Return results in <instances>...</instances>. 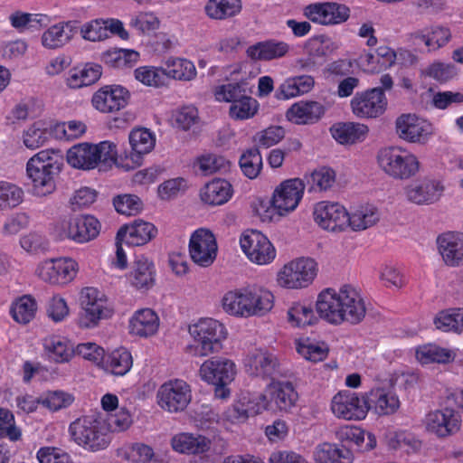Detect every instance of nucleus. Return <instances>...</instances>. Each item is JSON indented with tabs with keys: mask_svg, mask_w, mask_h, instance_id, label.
I'll return each mask as SVG.
<instances>
[{
	"mask_svg": "<svg viewBox=\"0 0 463 463\" xmlns=\"http://www.w3.org/2000/svg\"><path fill=\"white\" fill-rule=\"evenodd\" d=\"M174 451L194 456L190 463H216L227 452L228 443L222 438H210L197 433L180 432L170 440Z\"/></svg>",
	"mask_w": 463,
	"mask_h": 463,
	"instance_id": "obj_3",
	"label": "nucleus"
},
{
	"mask_svg": "<svg viewBox=\"0 0 463 463\" xmlns=\"http://www.w3.org/2000/svg\"><path fill=\"white\" fill-rule=\"evenodd\" d=\"M245 370L251 376L269 379L271 382L284 374L277 356L268 351L257 350L245 360Z\"/></svg>",
	"mask_w": 463,
	"mask_h": 463,
	"instance_id": "obj_21",
	"label": "nucleus"
},
{
	"mask_svg": "<svg viewBox=\"0 0 463 463\" xmlns=\"http://www.w3.org/2000/svg\"><path fill=\"white\" fill-rule=\"evenodd\" d=\"M69 433L76 444L92 452L107 449L111 441L107 423L96 415L75 420L69 426Z\"/></svg>",
	"mask_w": 463,
	"mask_h": 463,
	"instance_id": "obj_5",
	"label": "nucleus"
},
{
	"mask_svg": "<svg viewBox=\"0 0 463 463\" xmlns=\"http://www.w3.org/2000/svg\"><path fill=\"white\" fill-rule=\"evenodd\" d=\"M43 123L35 122L24 133V144L29 149H36L43 146L49 138L50 133Z\"/></svg>",
	"mask_w": 463,
	"mask_h": 463,
	"instance_id": "obj_57",
	"label": "nucleus"
},
{
	"mask_svg": "<svg viewBox=\"0 0 463 463\" xmlns=\"http://www.w3.org/2000/svg\"><path fill=\"white\" fill-rule=\"evenodd\" d=\"M86 125L79 120L58 123L54 126V134L57 138L71 140L81 137L86 132Z\"/></svg>",
	"mask_w": 463,
	"mask_h": 463,
	"instance_id": "obj_61",
	"label": "nucleus"
},
{
	"mask_svg": "<svg viewBox=\"0 0 463 463\" xmlns=\"http://www.w3.org/2000/svg\"><path fill=\"white\" fill-rule=\"evenodd\" d=\"M200 374L203 380L214 385L215 397L225 400L231 394L228 385L234 380L236 366L227 358H212L201 365Z\"/></svg>",
	"mask_w": 463,
	"mask_h": 463,
	"instance_id": "obj_9",
	"label": "nucleus"
},
{
	"mask_svg": "<svg viewBox=\"0 0 463 463\" xmlns=\"http://www.w3.org/2000/svg\"><path fill=\"white\" fill-rule=\"evenodd\" d=\"M135 78L146 86L159 87L166 80L165 71L161 67L141 66L135 70Z\"/></svg>",
	"mask_w": 463,
	"mask_h": 463,
	"instance_id": "obj_56",
	"label": "nucleus"
},
{
	"mask_svg": "<svg viewBox=\"0 0 463 463\" xmlns=\"http://www.w3.org/2000/svg\"><path fill=\"white\" fill-rule=\"evenodd\" d=\"M62 165V160L49 150H42L32 156L26 164L32 194L40 197L52 194L56 188L55 178Z\"/></svg>",
	"mask_w": 463,
	"mask_h": 463,
	"instance_id": "obj_4",
	"label": "nucleus"
},
{
	"mask_svg": "<svg viewBox=\"0 0 463 463\" xmlns=\"http://www.w3.org/2000/svg\"><path fill=\"white\" fill-rule=\"evenodd\" d=\"M36 309L35 300L30 296H23L13 303L10 314L16 322L27 324L34 317Z\"/></svg>",
	"mask_w": 463,
	"mask_h": 463,
	"instance_id": "obj_52",
	"label": "nucleus"
},
{
	"mask_svg": "<svg viewBox=\"0 0 463 463\" xmlns=\"http://www.w3.org/2000/svg\"><path fill=\"white\" fill-rule=\"evenodd\" d=\"M428 430L439 438L458 432L461 426V416L453 408L445 407L430 411L426 418Z\"/></svg>",
	"mask_w": 463,
	"mask_h": 463,
	"instance_id": "obj_25",
	"label": "nucleus"
},
{
	"mask_svg": "<svg viewBox=\"0 0 463 463\" xmlns=\"http://www.w3.org/2000/svg\"><path fill=\"white\" fill-rule=\"evenodd\" d=\"M288 321L295 326H306L317 320L313 308L301 303H295L288 311Z\"/></svg>",
	"mask_w": 463,
	"mask_h": 463,
	"instance_id": "obj_55",
	"label": "nucleus"
},
{
	"mask_svg": "<svg viewBox=\"0 0 463 463\" xmlns=\"http://www.w3.org/2000/svg\"><path fill=\"white\" fill-rule=\"evenodd\" d=\"M43 353L47 360L55 364L69 363L75 354L73 345L61 335H48L43 339Z\"/></svg>",
	"mask_w": 463,
	"mask_h": 463,
	"instance_id": "obj_32",
	"label": "nucleus"
},
{
	"mask_svg": "<svg viewBox=\"0 0 463 463\" xmlns=\"http://www.w3.org/2000/svg\"><path fill=\"white\" fill-rule=\"evenodd\" d=\"M40 463H72L71 456L62 449L43 447L36 454Z\"/></svg>",
	"mask_w": 463,
	"mask_h": 463,
	"instance_id": "obj_64",
	"label": "nucleus"
},
{
	"mask_svg": "<svg viewBox=\"0 0 463 463\" xmlns=\"http://www.w3.org/2000/svg\"><path fill=\"white\" fill-rule=\"evenodd\" d=\"M315 222L324 230L341 232L346 228L347 211L338 203L319 202L315 205Z\"/></svg>",
	"mask_w": 463,
	"mask_h": 463,
	"instance_id": "obj_24",
	"label": "nucleus"
},
{
	"mask_svg": "<svg viewBox=\"0 0 463 463\" xmlns=\"http://www.w3.org/2000/svg\"><path fill=\"white\" fill-rule=\"evenodd\" d=\"M325 111V107L317 101H299L288 109L286 116L295 124H313L321 118Z\"/></svg>",
	"mask_w": 463,
	"mask_h": 463,
	"instance_id": "obj_34",
	"label": "nucleus"
},
{
	"mask_svg": "<svg viewBox=\"0 0 463 463\" xmlns=\"http://www.w3.org/2000/svg\"><path fill=\"white\" fill-rule=\"evenodd\" d=\"M267 394H259L256 402V413L266 410L288 412L298 400V393L290 382H271Z\"/></svg>",
	"mask_w": 463,
	"mask_h": 463,
	"instance_id": "obj_10",
	"label": "nucleus"
},
{
	"mask_svg": "<svg viewBox=\"0 0 463 463\" xmlns=\"http://www.w3.org/2000/svg\"><path fill=\"white\" fill-rule=\"evenodd\" d=\"M439 251L444 262L450 267L463 265V234L447 232L437 239Z\"/></svg>",
	"mask_w": 463,
	"mask_h": 463,
	"instance_id": "obj_31",
	"label": "nucleus"
},
{
	"mask_svg": "<svg viewBox=\"0 0 463 463\" xmlns=\"http://www.w3.org/2000/svg\"><path fill=\"white\" fill-rule=\"evenodd\" d=\"M80 304L82 311L79 323L81 327L90 328L99 321L110 317L111 310L107 307L105 295L96 288H85L81 291Z\"/></svg>",
	"mask_w": 463,
	"mask_h": 463,
	"instance_id": "obj_12",
	"label": "nucleus"
},
{
	"mask_svg": "<svg viewBox=\"0 0 463 463\" xmlns=\"http://www.w3.org/2000/svg\"><path fill=\"white\" fill-rule=\"evenodd\" d=\"M11 25L19 32L39 30L49 22L48 16L42 14H28L16 11L9 16Z\"/></svg>",
	"mask_w": 463,
	"mask_h": 463,
	"instance_id": "obj_46",
	"label": "nucleus"
},
{
	"mask_svg": "<svg viewBox=\"0 0 463 463\" xmlns=\"http://www.w3.org/2000/svg\"><path fill=\"white\" fill-rule=\"evenodd\" d=\"M364 394L351 391H341L331 402V410L337 417L347 420H360L366 417L369 407Z\"/></svg>",
	"mask_w": 463,
	"mask_h": 463,
	"instance_id": "obj_15",
	"label": "nucleus"
},
{
	"mask_svg": "<svg viewBox=\"0 0 463 463\" xmlns=\"http://www.w3.org/2000/svg\"><path fill=\"white\" fill-rule=\"evenodd\" d=\"M435 326L444 332H463V308H449L438 313Z\"/></svg>",
	"mask_w": 463,
	"mask_h": 463,
	"instance_id": "obj_45",
	"label": "nucleus"
},
{
	"mask_svg": "<svg viewBox=\"0 0 463 463\" xmlns=\"http://www.w3.org/2000/svg\"><path fill=\"white\" fill-rule=\"evenodd\" d=\"M75 21L56 24L42 35V44L48 49H58L67 44L77 33Z\"/></svg>",
	"mask_w": 463,
	"mask_h": 463,
	"instance_id": "obj_36",
	"label": "nucleus"
},
{
	"mask_svg": "<svg viewBox=\"0 0 463 463\" xmlns=\"http://www.w3.org/2000/svg\"><path fill=\"white\" fill-rule=\"evenodd\" d=\"M377 160L380 167L396 179H408L419 170V161L416 156L400 146L381 149Z\"/></svg>",
	"mask_w": 463,
	"mask_h": 463,
	"instance_id": "obj_8",
	"label": "nucleus"
},
{
	"mask_svg": "<svg viewBox=\"0 0 463 463\" xmlns=\"http://www.w3.org/2000/svg\"><path fill=\"white\" fill-rule=\"evenodd\" d=\"M303 14L315 24L335 25L347 21L350 9L345 5L336 2H317L305 6Z\"/></svg>",
	"mask_w": 463,
	"mask_h": 463,
	"instance_id": "obj_16",
	"label": "nucleus"
},
{
	"mask_svg": "<svg viewBox=\"0 0 463 463\" xmlns=\"http://www.w3.org/2000/svg\"><path fill=\"white\" fill-rule=\"evenodd\" d=\"M387 106L385 94L380 88L357 92L351 100L354 114L361 118H374L382 115Z\"/></svg>",
	"mask_w": 463,
	"mask_h": 463,
	"instance_id": "obj_20",
	"label": "nucleus"
},
{
	"mask_svg": "<svg viewBox=\"0 0 463 463\" xmlns=\"http://www.w3.org/2000/svg\"><path fill=\"white\" fill-rule=\"evenodd\" d=\"M21 437L22 431L15 425L14 414L7 409L0 408V439L17 441Z\"/></svg>",
	"mask_w": 463,
	"mask_h": 463,
	"instance_id": "obj_59",
	"label": "nucleus"
},
{
	"mask_svg": "<svg viewBox=\"0 0 463 463\" xmlns=\"http://www.w3.org/2000/svg\"><path fill=\"white\" fill-rule=\"evenodd\" d=\"M330 132L332 137L340 144H354L365 138L368 128L364 124L344 122L333 125Z\"/></svg>",
	"mask_w": 463,
	"mask_h": 463,
	"instance_id": "obj_40",
	"label": "nucleus"
},
{
	"mask_svg": "<svg viewBox=\"0 0 463 463\" xmlns=\"http://www.w3.org/2000/svg\"><path fill=\"white\" fill-rule=\"evenodd\" d=\"M444 191L443 185L435 180L413 183L405 188L408 201L416 204H431L437 202Z\"/></svg>",
	"mask_w": 463,
	"mask_h": 463,
	"instance_id": "obj_30",
	"label": "nucleus"
},
{
	"mask_svg": "<svg viewBox=\"0 0 463 463\" xmlns=\"http://www.w3.org/2000/svg\"><path fill=\"white\" fill-rule=\"evenodd\" d=\"M165 76L179 80H191L196 75L194 64L186 59H175L167 64Z\"/></svg>",
	"mask_w": 463,
	"mask_h": 463,
	"instance_id": "obj_54",
	"label": "nucleus"
},
{
	"mask_svg": "<svg viewBox=\"0 0 463 463\" xmlns=\"http://www.w3.org/2000/svg\"><path fill=\"white\" fill-rule=\"evenodd\" d=\"M129 92L119 85L105 86L96 91L92 97L93 107L103 112L111 113L125 108L128 102Z\"/></svg>",
	"mask_w": 463,
	"mask_h": 463,
	"instance_id": "obj_26",
	"label": "nucleus"
},
{
	"mask_svg": "<svg viewBox=\"0 0 463 463\" xmlns=\"http://www.w3.org/2000/svg\"><path fill=\"white\" fill-rule=\"evenodd\" d=\"M416 357L422 364L432 363L446 364L452 360L453 355L449 349L437 345L428 344L420 346L416 351Z\"/></svg>",
	"mask_w": 463,
	"mask_h": 463,
	"instance_id": "obj_48",
	"label": "nucleus"
},
{
	"mask_svg": "<svg viewBox=\"0 0 463 463\" xmlns=\"http://www.w3.org/2000/svg\"><path fill=\"white\" fill-rule=\"evenodd\" d=\"M117 146L109 141L97 145L80 143L67 151V162L74 168L90 170L99 163H115L118 157Z\"/></svg>",
	"mask_w": 463,
	"mask_h": 463,
	"instance_id": "obj_6",
	"label": "nucleus"
},
{
	"mask_svg": "<svg viewBox=\"0 0 463 463\" xmlns=\"http://www.w3.org/2000/svg\"><path fill=\"white\" fill-rule=\"evenodd\" d=\"M364 398L369 411H373L378 415L392 414L400 406L397 395L384 388L372 389L364 393Z\"/></svg>",
	"mask_w": 463,
	"mask_h": 463,
	"instance_id": "obj_33",
	"label": "nucleus"
},
{
	"mask_svg": "<svg viewBox=\"0 0 463 463\" xmlns=\"http://www.w3.org/2000/svg\"><path fill=\"white\" fill-rule=\"evenodd\" d=\"M241 10V0H208L204 12L214 20H224L237 15Z\"/></svg>",
	"mask_w": 463,
	"mask_h": 463,
	"instance_id": "obj_43",
	"label": "nucleus"
},
{
	"mask_svg": "<svg viewBox=\"0 0 463 463\" xmlns=\"http://www.w3.org/2000/svg\"><path fill=\"white\" fill-rule=\"evenodd\" d=\"M155 265L147 258L137 256L127 279L137 289H149L155 283Z\"/></svg>",
	"mask_w": 463,
	"mask_h": 463,
	"instance_id": "obj_35",
	"label": "nucleus"
},
{
	"mask_svg": "<svg viewBox=\"0 0 463 463\" xmlns=\"http://www.w3.org/2000/svg\"><path fill=\"white\" fill-rule=\"evenodd\" d=\"M346 228L350 227L353 231L365 230L377 222L379 213L373 206H361L349 213L347 212Z\"/></svg>",
	"mask_w": 463,
	"mask_h": 463,
	"instance_id": "obj_44",
	"label": "nucleus"
},
{
	"mask_svg": "<svg viewBox=\"0 0 463 463\" xmlns=\"http://www.w3.org/2000/svg\"><path fill=\"white\" fill-rule=\"evenodd\" d=\"M259 110V102L249 94L230 106L229 115L235 120H246L253 118Z\"/></svg>",
	"mask_w": 463,
	"mask_h": 463,
	"instance_id": "obj_53",
	"label": "nucleus"
},
{
	"mask_svg": "<svg viewBox=\"0 0 463 463\" xmlns=\"http://www.w3.org/2000/svg\"><path fill=\"white\" fill-rule=\"evenodd\" d=\"M240 167L245 176L255 179L260 175L262 166V156L257 147L247 149L240 157Z\"/></svg>",
	"mask_w": 463,
	"mask_h": 463,
	"instance_id": "obj_51",
	"label": "nucleus"
},
{
	"mask_svg": "<svg viewBox=\"0 0 463 463\" xmlns=\"http://www.w3.org/2000/svg\"><path fill=\"white\" fill-rule=\"evenodd\" d=\"M425 74L437 81L446 82L457 75V68L452 63L436 61L425 70Z\"/></svg>",
	"mask_w": 463,
	"mask_h": 463,
	"instance_id": "obj_63",
	"label": "nucleus"
},
{
	"mask_svg": "<svg viewBox=\"0 0 463 463\" xmlns=\"http://www.w3.org/2000/svg\"><path fill=\"white\" fill-rule=\"evenodd\" d=\"M133 359L130 352L124 347H120L112 351L107 356L104 354L101 367L115 375L123 376L131 369Z\"/></svg>",
	"mask_w": 463,
	"mask_h": 463,
	"instance_id": "obj_42",
	"label": "nucleus"
},
{
	"mask_svg": "<svg viewBox=\"0 0 463 463\" xmlns=\"http://www.w3.org/2000/svg\"><path fill=\"white\" fill-rule=\"evenodd\" d=\"M158 405L169 412L183 411L190 403V386L183 380H170L163 383L156 394Z\"/></svg>",
	"mask_w": 463,
	"mask_h": 463,
	"instance_id": "obj_14",
	"label": "nucleus"
},
{
	"mask_svg": "<svg viewBox=\"0 0 463 463\" xmlns=\"http://www.w3.org/2000/svg\"><path fill=\"white\" fill-rule=\"evenodd\" d=\"M139 58V53L133 50L115 49L102 53V61L113 68H130Z\"/></svg>",
	"mask_w": 463,
	"mask_h": 463,
	"instance_id": "obj_49",
	"label": "nucleus"
},
{
	"mask_svg": "<svg viewBox=\"0 0 463 463\" xmlns=\"http://www.w3.org/2000/svg\"><path fill=\"white\" fill-rule=\"evenodd\" d=\"M398 137L409 143L423 144L432 134L431 125L415 114H402L395 121Z\"/></svg>",
	"mask_w": 463,
	"mask_h": 463,
	"instance_id": "obj_23",
	"label": "nucleus"
},
{
	"mask_svg": "<svg viewBox=\"0 0 463 463\" xmlns=\"http://www.w3.org/2000/svg\"><path fill=\"white\" fill-rule=\"evenodd\" d=\"M240 244L250 260L259 265L270 263L276 257L275 248L269 239L259 231L251 230L243 233Z\"/></svg>",
	"mask_w": 463,
	"mask_h": 463,
	"instance_id": "obj_17",
	"label": "nucleus"
},
{
	"mask_svg": "<svg viewBox=\"0 0 463 463\" xmlns=\"http://www.w3.org/2000/svg\"><path fill=\"white\" fill-rule=\"evenodd\" d=\"M100 231V222L92 215H80L63 219L56 227L60 240L69 239L85 243L95 239Z\"/></svg>",
	"mask_w": 463,
	"mask_h": 463,
	"instance_id": "obj_11",
	"label": "nucleus"
},
{
	"mask_svg": "<svg viewBox=\"0 0 463 463\" xmlns=\"http://www.w3.org/2000/svg\"><path fill=\"white\" fill-rule=\"evenodd\" d=\"M101 66L95 63H87L81 69H75L68 78L71 88H81L95 83L101 76Z\"/></svg>",
	"mask_w": 463,
	"mask_h": 463,
	"instance_id": "obj_47",
	"label": "nucleus"
},
{
	"mask_svg": "<svg viewBox=\"0 0 463 463\" xmlns=\"http://www.w3.org/2000/svg\"><path fill=\"white\" fill-rule=\"evenodd\" d=\"M248 94V82L245 80L238 82L222 84L215 88L214 97L219 102L233 103Z\"/></svg>",
	"mask_w": 463,
	"mask_h": 463,
	"instance_id": "obj_50",
	"label": "nucleus"
},
{
	"mask_svg": "<svg viewBox=\"0 0 463 463\" xmlns=\"http://www.w3.org/2000/svg\"><path fill=\"white\" fill-rule=\"evenodd\" d=\"M73 401V396L63 391L48 392L41 398V403L54 411L70 406Z\"/></svg>",
	"mask_w": 463,
	"mask_h": 463,
	"instance_id": "obj_62",
	"label": "nucleus"
},
{
	"mask_svg": "<svg viewBox=\"0 0 463 463\" xmlns=\"http://www.w3.org/2000/svg\"><path fill=\"white\" fill-rule=\"evenodd\" d=\"M316 307L320 317L333 325L345 322L356 325L366 314L363 298L349 285L343 286L338 292L332 288L322 291L318 295Z\"/></svg>",
	"mask_w": 463,
	"mask_h": 463,
	"instance_id": "obj_1",
	"label": "nucleus"
},
{
	"mask_svg": "<svg viewBox=\"0 0 463 463\" xmlns=\"http://www.w3.org/2000/svg\"><path fill=\"white\" fill-rule=\"evenodd\" d=\"M128 138L131 152L125 155V166L133 169L142 164L143 156L154 148L156 140L153 134L146 128L132 130Z\"/></svg>",
	"mask_w": 463,
	"mask_h": 463,
	"instance_id": "obj_27",
	"label": "nucleus"
},
{
	"mask_svg": "<svg viewBox=\"0 0 463 463\" xmlns=\"http://www.w3.org/2000/svg\"><path fill=\"white\" fill-rule=\"evenodd\" d=\"M156 226L143 220H136L130 225L122 226L117 232L116 240L124 241L127 245L141 246L156 237Z\"/></svg>",
	"mask_w": 463,
	"mask_h": 463,
	"instance_id": "obj_28",
	"label": "nucleus"
},
{
	"mask_svg": "<svg viewBox=\"0 0 463 463\" xmlns=\"http://www.w3.org/2000/svg\"><path fill=\"white\" fill-rule=\"evenodd\" d=\"M411 36L415 41L423 43L429 52H434L447 45L452 35L449 27L433 24L415 31Z\"/></svg>",
	"mask_w": 463,
	"mask_h": 463,
	"instance_id": "obj_37",
	"label": "nucleus"
},
{
	"mask_svg": "<svg viewBox=\"0 0 463 463\" xmlns=\"http://www.w3.org/2000/svg\"><path fill=\"white\" fill-rule=\"evenodd\" d=\"M217 242L213 233L200 228L193 232L189 241V253L194 263L201 267L211 266L217 255Z\"/></svg>",
	"mask_w": 463,
	"mask_h": 463,
	"instance_id": "obj_19",
	"label": "nucleus"
},
{
	"mask_svg": "<svg viewBox=\"0 0 463 463\" xmlns=\"http://www.w3.org/2000/svg\"><path fill=\"white\" fill-rule=\"evenodd\" d=\"M305 184L299 178L283 181L274 190L271 205L279 215L293 212L303 197Z\"/></svg>",
	"mask_w": 463,
	"mask_h": 463,
	"instance_id": "obj_18",
	"label": "nucleus"
},
{
	"mask_svg": "<svg viewBox=\"0 0 463 463\" xmlns=\"http://www.w3.org/2000/svg\"><path fill=\"white\" fill-rule=\"evenodd\" d=\"M77 271V262L70 258L48 260L37 268L43 280L56 285L68 284L75 278Z\"/></svg>",
	"mask_w": 463,
	"mask_h": 463,
	"instance_id": "obj_22",
	"label": "nucleus"
},
{
	"mask_svg": "<svg viewBox=\"0 0 463 463\" xmlns=\"http://www.w3.org/2000/svg\"><path fill=\"white\" fill-rule=\"evenodd\" d=\"M317 263L310 258H299L286 264L278 275L279 285L288 288L308 286L317 275Z\"/></svg>",
	"mask_w": 463,
	"mask_h": 463,
	"instance_id": "obj_13",
	"label": "nucleus"
},
{
	"mask_svg": "<svg viewBox=\"0 0 463 463\" xmlns=\"http://www.w3.org/2000/svg\"><path fill=\"white\" fill-rule=\"evenodd\" d=\"M113 205L118 213L130 216L141 212L143 203L135 194H120L113 199Z\"/></svg>",
	"mask_w": 463,
	"mask_h": 463,
	"instance_id": "obj_60",
	"label": "nucleus"
},
{
	"mask_svg": "<svg viewBox=\"0 0 463 463\" xmlns=\"http://www.w3.org/2000/svg\"><path fill=\"white\" fill-rule=\"evenodd\" d=\"M159 326V318L150 308L137 311L129 321L130 333L147 337L154 335Z\"/></svg>",
	"mask_w": 463,
	"mask_h": 463,
	"instance_id": "obj_39",
	"label": "nucleus"
},
{
	"mask_svg": "<svg viewBox=\"0 0 463 463\" xmlns=\"http://www.w3.org/2000/svg\"><path fill=\"white\" fill-rule=\"evenodd\" d=\"M314 458L317 463H352L353 453L343 446L323 443L316 448Z\"/></svg>",
	"mask_w": 463,
	"mask_h": 463,
	"instance_id": "obj_41",
	"label": "nucleus"
},
{
	"mask_svg": "<svg viewBox=\"0 0 463 463\" xmlns=\"http://www.w3.org/2000/svg\"><path fill=\"white\" fill-rule=\"evenodd\" d=\"M24 192L17 185L0 182V210L14 208L23 201Z\"/></svg>",
	"mask_w": 463,
	"mask_h": 463,
	"instance_id": "obj_58",
	"label": "nucleus"
},
{
	"mask_svg": "<svg viewBox=\"0 0 463 463\" xmlns=\"http://www.w3.org/2000/svg\"><path fill=\"white\" fill-rule=\"evenodd\" d=\"M273 306V294L256 286L229 290L222 298V309L228 315L242 318L264 316Z\"/></svg>",
	"mask_w": 463,
	"mask_h": 463,
	"instance_id": "obj_2",
	"label": "nucleus"
},
{
	"mask_svg": "<svg viewBox=\"0 0 463 463\" xmlns=\"http://www.w3.org/2000/svg\"><path fill=\"white\" fill-rule=\"evenodd\" d=\"M189 333L194 341L191 350L196 356L218 353L222 348V341L227 335L225 326L213 318L200 319L189 326Z\"/></svg>",
	"mask_w": 463,
	"mask_h": 463,
	"instance_id": "obj_7",
	"label": "nucleus"
},
{
	"mask_svg": "<svg viewBox=\"0 0 463 463\" xmlns=\"http://www.w3.org/2000/svg\"><path fill=\"white\" fill-rule=\"evenodd\" d=\"M290 51V45L277 39L258 42L246 50L247 56L252 61H270L285 57Z\"/></svg>",
	"mask_w": 463,
	"mask_h": 463,
	"instance_id": "obj_29",
	"label": "nucleus"
},
{
	"mask_svg": "<svg viewBox=\"0 0 463 463\" xmlns=\"http://www.w3.org/2000/svg\"><path fill=\"white\" fill-rule=\"evenodd\" d=\"M232 186L227 180L215 178L204 185L200 196L209 205H222L232 198Z\"/></svg>",
	"mask_w": 463,
	"mask_h": 463,
	"instance_id": "obj_38",
	"label": "nucleus"
}]
</instances>
